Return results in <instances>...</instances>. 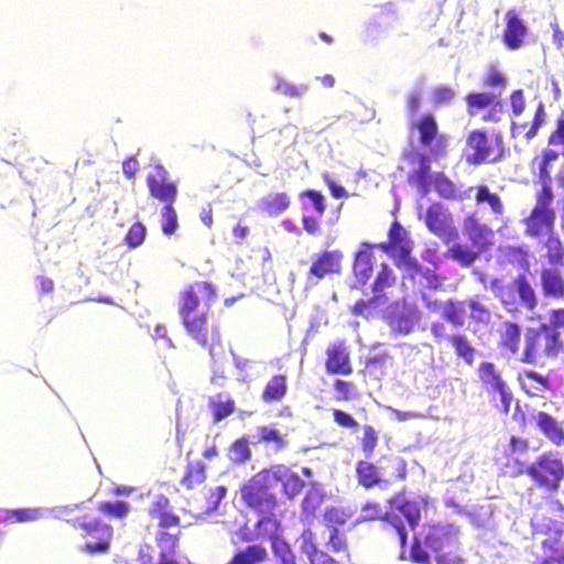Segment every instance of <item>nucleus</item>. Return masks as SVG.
<instances>
[{"instance_id": "obj_21", "label": "nucleus", "mask_w": 564, "mask_h": 564, "mask_svg": "<svg viewBox=\"0 0 564 564\" xmlns=\"http://www.w3.org/2000/svg\"><path fill=\"white\" fill-rule=\"evenodd\" d=\"M344 254L340 250H323L316 254L310 268V274L317 279H324L330 274H337L341 269Z\"/></svg>"}, {"instance_id": "obj_6", "label": "nucleus", "mask_w": 564, "mask_h": 564, "mask_svg": "<svg viewBox=\"0 0 564 564\" xmlns=\"http://www.w3.org/2000/svg\"><path fill=\"white\" fill-rule=\"evenodd\" d=\"M512 467L514 476L527 474L538 488L549 492L556 491L564 479V464L551 452L542 454L529 466L514 459Z\"/></svg>"}, {"instance_id": "obj_56", "label": "nucleus", "mask_w": 564, "mask_h": 564, "mask_svg": "<svg viewBox=\"0 0 564 564\" xmlns=\"http://www.w3.org/2000/svg\"><path fill=\"white\" fill-rule=\"evenodd\" d=\"M41 516L42 513L37 508L13 509L7 512V519L18 523L35 521Z\"/></svg>"}, {"instance_id": "obj_1", "label": "nucleus", "mask_w": 564, "mask_h": 564, "mask_svg": "<svg viewBox=\"0 0 564 564\" xmlns=\"http://www.w3.org/2000/svg\"><path fill=\"white\" fill-rule=\"evenodd\" d=\"M217 299V288L208 280L188 283L178 293L177 314L186 336L210 352L221 344L219 323L210 307Z\"/></svg>"}, {"instance_id": "obj_18", "label": "nucleus", "mask_w": 564, "mask_h": 564, "mask_svg": "<svg viewBox=\"0 0 564 564\" xmlns=\"http://www.w3.org/2000/svg\"><path fill=\"white\" fill-rule=\"evenodd\" d=\"M498 348L508 357H520L522 327L517 322L505 321L500 324L498 330Z\"/></svg>"}, {"instance_id": "obj_62", "label": "nucleus", "mask_w": 564, "mask_h": 564, "mask_svg": "<svg viewBox=\"0 0 564 564\" xmlns=\"http://www.w3.org/2000/svg\"><path fill=\"white\" fill-rule=\"evenodd\" d=\"M323 520L328 531L346 523L344 511L336 507L327 508L323 513Z\"/></svg>"}, {"instance_id": "obj_10", "label": "nucleus", "mask_w": 564, "mask_h": 564, "mask_svg": "<svg viewBox=\"0 0 564 564\" xmlns=\"http://www.w3.org/2000/svg\"><path fill=\"white\" fill-rule=\"evenodd\" d=\"M69 522L84 531L86 536L94 540L87 541L83 545V550L88 554L107 553L110 549L113 529L110 524L102 522L100 519H83L76 518Z\"/></svg>"}, {"instance_id": "obj_47", "label": "nucleus", "mask_w": 564, "mask_h": 564, "mask_svg": "<svg viewBox=\"0 0 564 564\" xmlns=\"http://www.w3.org/2000/svg\"><path fill=\"white\" fill-rule=\"evenodd\" d=\"M498 98L491 93H469L465 96L467 111L470 116L477 111L490 107Z\"/></svg>"}, {"instance_id": "obj_48", "label": "nucleus", "mask_w": 564, "mask_h": 564, "mask_svg": "<svg viewBox=\"0 0 564 564\" xmlns=\"http://www.w3.org/2000/svg\"><path fill=\"white\" fill-rule=\"evenodd\" d=\"M181 536V529L175 530H159L155 535L156 544L160 553L173 555Z\"/></svg>"}, {"instance_id": "obj_31", "label": "nucleus", "mask_w": 564, "mask_h": 564, "mask_svg": "<svg viewBox=\"0 0 564 564\" xmlns=\"http://www.w3.org/2000/svg\"><path fill=\"white\" fill-rule=\"evenodd\" d=\"M291 205L289 195L285 192L269 193L258 204L259 210L268 216H278L285 212Z\"/></svg>"}, {"instance_id": "obj_28", "label": "nucleus", "mask_w": 564, "mask_h": 564, "mask_svg": "<svg viewBox=\"0 0 564 564\" xmlns=\"http://www.w3.org/2000/svg\"><path fill=\"white\" fill-rule=\"evenodd\" d=\"M356 477L358 484L370 489L375 486H388L389 481L382 478L380 468L369 460H358L356 464Z\"/></svg>"}, {"instance_id": "obj_37", "label": "nucleus", "mask_w": 564, "mask_h": 564, "mask_svg": "<svg viewBox=\"0 0 564 564\" xmlns=\"http://www.w3.org/2000/svg\"><path fill=\"white\" fill-rule=\"evenodd\" d=\"M419 169L408 175V182L415 186L422 194L430 191V164L425 154H417Z\"/></svg>"}, {"instance_id": "obj_23", "label": "nucleus", "mask_w": 564, "mask_h": 564, "mask_svg": "<svg viewBox=\"0 0 564 564\" xmlns=\"http://www.w3.org/2000/svg\"><path fill=\"white\" fill-rule=\"evenodd\" d=\"M518 381L522 391L531 398H544L552 389L549 377L535 370H523L518 376Z\"/></svg>"}, {"instance_id": "obj_34", "label": "nucleus", "mask_w": 564, "mask_h": 564, "mask_svg": "<svg viewBox=\"0 0 564 564\" xmlns=\"http://www.w3.org/2000/svg\"><path fill=\"white\" fill-rule=\"evenodd\" d=\"M536 426L553 444L557 446L564 444V430L550 414L539 412L536 414Z\"/></svg>"}, {"instance_id": "obj_3", "label": "nucleus", "mask_w": 564, "mask_h": 564, "mask_svg": "<svg viewBox=\"0 0 564 564\" xmlns=\"http://www.w3.org/2000/svg\"><path fill=\"white\" fill-rule=\"evenodd\" d=\"M564 351L561 334L542 323L535 327H527L523 333V347L519 361L524 365L544 366L546 361L556 359Z\"/></svg>"}, {"instance_id": "obj_43", "label": "nucleus", "mask_w": 564, "mask_h": 564, "mask_svg": "<svg viewBox=\"0 0 564 564\" xmlns=\"http://www.w3.org/2000/svg\"><path fill=\"white\" fill-rule=\"evenodd\" d=\"M464 301L448 300L444 303L443 318L455 327H462L466 322Z\"/></svg>"}, {"instance_id": "obj_11", "label": "nucleus", "mask_w": 564, "mask_h": 564, "mask_svg": "<svg viewBox=\"0 0 564 564\" xmlns=\"http://www.w3.org/2000/svg\"><path fill=\"white\" fill-rule=\"evenodd\" d=\"M361 511L365 512V520H377L381 519L384 522V533L390 539L395 541L402 551L405 550L408 544V530L401 517L392 509L387 511L381 517V507L376 501H368L361 507Z\"/></svg>"}, {"instance_id": "obj_39", "label": "nucleus", "mask_w": 564, "mask_h": 564, "mask_svg": "<svg viewBox=\"0 0 564 564\" xmlns=\"http://www.w3.org/2000/svg\"><path fill=\"white\" fill-rule=\"evenodd\" d=\"M206 480V466L200 460L189 462L181 478V485L186 490H193Z\"/></svg>"}, {"instance_id": "obj_15", "label": "nucleus", "mask_w": 564, "mask_h": 564, "mask_svg": "<svg viewBox=\"0 0 564 564\" xmlns=\"http://www.w3.org/2000/svg\"><path fill=\"white\" fill-rule=\"evenodd\" d=\"M268 469L272 484H281L282 492L289 500L296 498L306 486L300 475L283 464L271 465Z\"/></svg>"}, {"instance_id": "obj_24", "label": "nucleus", "mask_w": 564, "mask_h": 564, "mask_svg": "<svg viewBox=\"0 0 564 564\" xmlns=\"http://www.w3.org/2000/svg\"><path fill=\"white\" fill-rule=\"evenodd\" d=\"M378 247L387 253L399 252L402 257H406L411 251L408 234L397 220L390 226L388 240L380 242Z\"/></svg>"}, {"instance_id": "obj_46", "label": "nucleus", "mask_w": 564, "mask_h": 564, "mask_svg": "<svg viewBox=\"0 0 564 564\" xmlns=\"http://www.w3.org/2000/svg\"><path fill=\"white\" fill-rule=\"evenodd\" d=\"M258 443L272 444L275 451H282L288 445L286 435L272 426H260L258 429Z\"/></svg>"}, {"instance_id": "obj_41", "label": "nucleus", "mask_w": 564, "mask_h": 564, "mask_svg": "<svg viewBox=\"0 0 564 564\" xmlns=\"http://www.w3.org/2000/svg\"><path fill=\"white\" fill-rule=\"evenodd\" d=\"M270 546L273 555L280 564H297L295 553L283 536L278 534L271 535Z\"/></svg>"}, {"instance_id": "obj_58", "label": "nucleus", "mask_w": 564, "mask_h": 564, "mask_svg": "<svg viewBox=\"0 0 564 564\" xmlns=\"http://www.w3.org/2000/svg\"><path fill=\"white\" fill-rule=\"evenodd\" d=\"M306 88L305 85L291 83L283 77H278L274 86L276 91L288 97H300L305 93Z\"/></svg>"}, {"instance_id": "obj_13", "label": "nucleus", "mask_w": 564, "mask_h": 564, "mask_svg": "<svg viewBox=\"0 0 564 564\" xmlns=\"http://www.w3.org/2000/svg\"><path fill=\"white\" fill-rule=\"evenodd\" d=\"M307 198L311 207L316 215L308 214L310 206L305 203L302 204L303 216L302 224L303 229L310 236H317L322 231L321 218L326 212V198L322 192L317 189H304L300 193V198Z\"/></svg>"}, {"instance_id": "obj_38", "label": "nucleus", "mask_w": 564, "mask_h": 564, "mask_svg": "<svg viewBox=\"0 0 564 564\" xmlns=\"http://www.w3.org/2000/svg\"><path fill=\"white\" fill-rule=\"evenodd\" d=\"M481 382L495 392H502L507 386L494 362L484 361L478 367Z\"/></svg>"}, {"instance_id": "obj_60", "label": "nucleus", "mask_w": 564, "mask_h": 564, "mask_svg": "<svg viewBox=\"0 0 564 564\" xmlns=\"http://www.w3.org/2000/svg\"><path fill=\"white\" fill-rule=\"evenodd\" d=\"M470 310V317L474 322L479 324H488L491 319V313L484 304L477 300H469L466 302Z\"/></svg>"}, {"instance_id": "obj_16", "label": "nucleus", "mask_w": 564, "mask_h": 564, "mask_svg": "<svg viewBox=\"0 0 564 564\" xmlns=\"http://www.w3.org/2000/svg\"><path fill=\"white\" fill-rule=\"evenodd\" d=\"M325 370L328 375L349 376L352 373L350 354L345 341L330 344L325 351Z\"/></svg>"}, {"instance_id": "obj_40", "label": "nucleus", "mask_w": 564, "mask_h": 564, "mask_svg": "<svg viewBox=\"0 0 564 564\" xmlns=\"http://www.w3.org/2000/svg\"><path fill=\"white\" fill-rule=\"evenodd\" d=\"M560 153L552 149H544L540 156H535L532 162V169L538 170V176L540 182H552L550 165L556 161Z\"/></svg>"}, {"instance_id": "obj_45", "label": "nucleus", "mask_w": 564, "mask_h": 564, "mask_svg": "<svg viewBox=\"0 0 564 564\" xmlns=\"http://www.w3.org/2000/svg\"><path fill=\"white\" fill-rule=\"evenodd\" d=\"M424 502V499H422V501L404 499L395 507L399 513L405 518L412 530L419 525L421 520V509Z\"/></svg>"}, {"instance_id": "obj_59", "label": "nucleus", "mask_w": 564, "mask_h": 564, "mask_svg": "<svg viewBox=\"0 0 564 564\" xmlns=\"http://www.w3.org/2000/svg\"><path fill=\"white\" fill-rule=\"evenodd\" d=\"M333 388L336 392L335 399L337 401L346 402L356 395V387L351 381L336 379L333 383Z\"/></svg>"}, {"instance_id": "obj_30", "label": "nucleus", "mask_w": 564, "mask_h": 564, "mask_svg": "<svg viewBox=\"0 0 564 564\" xmlns=\"http://www.w3.org/2000/svg\"><path fill=\"white\" fill-rule=\"evenodd\" d=\"M268 556V551L262 544H249L235 552L227 564H262Z\"/></svg>"}, {"instance_id": "obj_51", "label": "nucleus", "mask_w": 564, "mask_h": 564, "mask_svg": "<svg viewBox=\"0 0 564 564\" xmlns=\"http://www.w3.org/2000/svg\"><path fill=\"white\" fill-rule=\"evenodd\" d=\"M161 230L162 232L171 237L176 234L178 229V217L174 204H165L162 206L161 212Z\"/></svg>"}, {"instance_id": "obj_64", "label": "nucleus", "mask_w": 564, "mask_h": 564, "mask_svg": "<svg viewBox=\"0 0 564 564\" xmlns=\"http://www.w3.org/2000/svg\"><path fill=\"white\" fill-rule=\"evenodd\" d=\"M300 540H301V550L306 556H308L314 551L319 549L316 534L313 532V530L311 528H305L302 531V533L300 535Z\"/></svg>"}, {"instance_id": "obj_50", "label": "nucleus", "mask_w": 564, "mask_h": 564, "mask_svg": "<svg viewBox=\"0 0 564 564\" xmlns=\"http://www.w3.org/2000/svg\"><path fill=\"white\" fill-rule=\"evenodd\" d=\"M434 188L436 193L444 199H463L464 196L459 194L454 182L449 180L444 173H437L434 177Z\"/></svg>"}, {"instance_id": "obj_55", "label": "nucleus", "mask_w": 564, "mask_h": 564, "mask_svg": "<svg viewBox=\"0 0 564 564\" xmlns=\"http://www.w3.org/2000/svg\"><path fill=\"white\" fill-rule=\"evenodd\" d=\"M229 455L231 462L236 464H243L247 462L251 456L247 438L241 437L236 440L229 448Z\"/></svg>"}, {"instance_id": "obj_26", "label": "nucleus", "mask_w": 564, "mask_h": 564, "mask_svg": "<svg viewBox=\"0 0 564 564\" xmlns=\"http://www.w3.org/2000/svg\"><path fill=\"white\" fill-rule=\"evenodd\" d=\"M372 246L364 243V248L358 250L352 263V274L356 282L364 286L373 273Z\"/></svg>"}, {"instance_id": "obj_5", "label": "nucleus", "mask_w": 564, "mask_h": 564, "mask_svg": "<svg viewBox=\"0 0 564 564\" xmlns=\"http://www.w3.org/2000/svg\"><path fill=\"white\" fill-rule=\"evenodd\" d=\"M495 294L502 307L512 314L521 308L533 312L539 306L538 293L525 273H519L508 284L492 282Z\"/></svg>"}, {"instance_id": "obj_32", "label": "nucleus", "mask_w": 564, "mask_h": 564, "mask_svg": "<svg viewBox=\"0 0 564 564\" xmlns=\"http://www.w3.org/2000/svg\"><path fill=\"white\" fill-rule=\"evenodd\" d=\"M481 254L471 245L460 242L453 243L444 253L445 258L456 261L462 267H470Z\"/></svg>"}, {"instance_id": "obj_8", "label": "nucleus", "mask_w": 564, "mask_h": 564, "mask_svg": "<svg viewBox=\"0 0 564 564\" xmlns=\"http://www.w3.org/2000/svg\"><path fill=\"white\" fill-rule=\"evenodd\" d=\"M409 131L416 132L419 144L429 150L432 158H443L447 153V139L440 132L435 116L431 112H424L409 122Z\"/></svg>"}, {"instance_id": "obj_9", "label": "nucleus", "mask_w": 564, "mask_h": 564, "mask_svg": "<svg viewBox=\"0 0 564 564\" xmlns=\"http://www.w3.org/2000/svg\"><path fill=\"white\" fill-rule=\"evenodd\" d=\"M430 332L436 344L447 343L457 359L463 360L467 366L474 365L478 350L466 334L456 332L449 335L445 323L440 321L431 324Z\"/></svg>"}, {"instance_id": "obj_33", "label": "nucleus", "mask_w": 564, "mask_h": 564, "mask_svg": "<svg viewBox=\"0 0 564 564\" xmlns=\"http://www.w3.org/2000/svg\"><path fill=\"white\" fill-rule=\"evenodd\" d=\"M475 191L474 199L477 205L487 204L490 207L491 213L499 217L505 213V205L501 197L497 193L490 192V188L485 184L476 185L470 187Z\"/></svg>"}, {"instance_id": "obj_52", "label": "nucleus", "mask_w": 564, "mask_h": 564, "mask_svg": "<svg viewBox=\"0 0 564 564\" xmlns=\"http://www.w3.org/2000/svg\"><path fill=\"white\" fill-rule=\"evenodd\" d=\"M387 302L381 300L378 295L372 294L368 300H358L350 308V313L354 316L369 317L377 310L383 306Z\"/></svg>"}, {"instance_id": "obj_2", "label": "nucleus", "mask_w": 564, "mask_h": 564, "mask_svg": "<svg viewBox=\"0 0 564 564\" xmlns=\"http://www.w3.org/2000/svg\"><path fill=\"white\" fill-rule=\"evenodd\" d=\"M459 530L453 523L425 522L417 535L413 538L409 558L416 564H431V556L451 546H459Z\"/></svg>"}, {"instance_id": "obj_49", "label": "nucleus", "mask_w": 564, "mask_h": 564, "mask_svg": "<svg viewBox=\"0 0 564 564\" xmlns=\"http://www.w3.org/2000/svg\"><path fill=\"white\" fill-rule=\"evenodd\" d=\"M97 511L108 518L123 520L131 511V505L123 500L102 501L97 506Z\"/></svg>"}, {"instance_id": "obj_7", "label": "nucleus", "mask_w": 564, "mask_h": 564, "mask_svg": "<svg viewBox=\"0 0 564 564\" xmlns=\"http://www.w3.org/2000/svg\"><path fill=\"white\" fill-rule=\"evenodd\" d=\"M467 148L471 151L466 155V162L470 165L500 162L507 153V148L501 133L488 135L482 130H473L466 140Z\"/></svg>"}, {"instance_id": "obj_17", "label": "nucleus", "mask_w": 564, "mask_h": 564, "mask_svg": "<svg viewBox=\"0 0 564 564\" xmlns=\"http://www.w3.org/2000/svg\"><path fill=\"white\" fill-rule=\"evenodd\" d=\"M555 219V209H542L533 207L529 216L523 219V224L525 226V235L532 238H539L543 235L553 234Z\"/></svg>"}, {"instance_id": "obj_20", "label": "nucleus", "mask_w": 564, "mask_h": 564, "mask_svg": "<svg viewBox=\"0 0 564 564\" xmlns=\"http://www.w3.org/2000/svg\"><path fill=\"white\" fill-rule=\"evenodd\" d=\"M463 232L470 245L481 253L492 245L494 231L482 224L475 214L464 218Z\"/></svg>"}, {"instance_id": "obj_14", "label": "nucleus", "mask_w": 564, "mask_h": 564, "mask_svg": "<svg viewBox=\"0 0 564 564\" xmlns=\"http://www.w3.org/2000/svg\"><path fill=\"white\" fill-rule=\"evenodd\" d=\"M425 223L427 228L445 242L458 237L452 215L440 203H433L427 207Z\"/></svg>"}, {"instance_id": "obj_54", "label": "nucleus", "mask_w": 564, "mask_h": 564, "mask_svg": "<svg viewBox=\"0 0 564 564\" xmlns=\"http://www.w3.org/2000/svg\"><path fill=\"white\" fill-rule=\"evenodd\" d=\"M379 434L373 426L366 424L362 426V436L360 447L366 457H371L378 445Z\"/></svg>"}, {"instance_id": "obj_53", "label": "nucleus", "mask_w": 564, "mask_h": 564, "mask_svg": "<svg viewBox=\"0 0 564 564\" xmlns=\"http://www.w3.org/2000/svg\"><path fill=\"white\" fill-rule=\"evenodd\" d=\"M388 462V466L391 469L389 478L386 480L389 481V485L392 482L404 481L408 477V463L401 456H389L384 457Z\"/></svg>"}, {"instance_id": "obj_22", "label": "nucleus", "mask_w": 564, "mask_h": 564, "mask_svg": "<svg viewBox=\"0 0 564 564\" xmlns=\"http://www.w3.org/2000/svg\"><path fill=\"white\" fill-rule=\"evenodd\" d=\"M149 516L158 521L159 530L181 529V519L171 511V501L164 495H159L151 507Z\"/></svg>"}, {"instance_id": "obj_27", "label": "nucleus", "mask_w": 564, "mask_h": 564, "mask_svg": "<svg viewBox=\"0 0 564 564\" xmlns=\"http://www.w3.org/2000/svg\"><path fill=\"white\" fill-rule=\"evenodd\" d=\"M288 391V376L285 373H276L265 382L260 398L265 404L279 403L286 397Z\"/></svg>"}, {"instance_id": "obj_36", "label": "nucleus", "mask_w": 564, "mask_h": 564, "mask_svg": "<svg viewBox=\"0 0 564 564\" xmlns=\"http://www.w3.org/2000/svg\"><path fill=\"white\" fill-rule=\"evenodd\" d=\"M547 267H564V242L554 234L547 235L543 242Z\"/></svg>"}, {"instance_id": "obj_42", "label": "nucleus", "mask_w": 564, "mask_h": 564, "mask_svg": "<svg viewBox=\"0 0 564 564\" xmlns=\"http://www.w3.org/2000/svg\"><path fill=\"white\" fill-rule=\"evenodd\" d=\"M542 122H543V109L540 106L539 109L536 110L531 123H529V122H521V123L512 122L511 123V135L514 139L523 138L525 140H530L536 134Z\"/></svg>"}, {"instance_id": "obj_25", "label": "nucleus", "mask_w": 564, "mask_h": 564, "mask_svg": "<svg viewBox=\"0 0 564 564\" xmlns=\"http://www.w3.org/2000/svg\"><path fill=\"white\" fill-rule=\"evenodd\" d=\"M506 21L503 42L508 48L517 50L523 44L527 26L513 10L507 11Z\"/></svg>"}, {"instance_id": "obj_57", "label": "nucleus", "mask_w": 564, "mask_h": 564, "mask_svg": "<svg viewBox=\"0 0 564 564\" xmlns=\"http://www.w3.org/2000/svg\"><path fill=\"white\" fill-rule=\"evenodd\" d=\"M436 564H465L459 546H451L434 555Z\"/></svg>"}, {"instance_id": "obj_12", "label": "nucleus", "mask_w": 564, "mask_h": 564, "mask_svg": "<svg viewBox=\"0 0 564 564\" xmlns=\"http://www.w3.org/2000/svg\"><path fill=\"white\" fill-rule=\"evenodd\" d=\"M145 183L152 198L165 204H174L177 198V185L162 165H155L154 173L148 174Z\"/></svg>"}, {"instance_id": "obj_29", "label": "nucleus", "mask_w": 564, "mask_h": 564, "mask_svg": "<svg viewBox=\"0 0 564 564\" xmlns=\"http://www.w3.org/2000/svg\"><path fill=\"white\" fill-rule=\"evenodd\" d=\"M397 283V275L392 268L383 262L380 264L379 270L371 284L372 294L378 295L384 302H388V290L393 288Z\"/></svg>"}, {"instance_id": "obj_44", "label": "nucleus", "mask_w": 564, "mask_h": 564, "mask_svg": "<svg viewBox=\"0 0 564 564\" xmlns=\"http://www.w3.org/2000/svg\"><path fill=\"white\" fill-rule=\"evenodd\" d=\"M328 539L325 542V549L327 552L334 554H341L347 560L350 558L349 543L347 536L338 528H334L328 531Z\"/></svg>"}, {"instance_id": "obj_19", "label": "nucleus", "mask_w": 564, "mask_h": 564, "mask_svg": "<svg viewBox=\"0 0 564 564\" xmlns=\"http://www.w3.org/2000/svg\"><path fill=\"white\" fill-rule=\"evenodd\" d=\"M562 268L541 267L539 278L544 299L564 301V272Z\"/></svg>"}, {"instance_id": "obj_35", "label": "nucleus", "mask_w": 564, "mask_h": 564, "mask_svg": "<svg viewBox=\"0 0 564 564\" xmlns=\"http://www.w3.org/2000/svg\"><path fill=\"white\" fill-rule=\"evenodd\" d=\"M209 409L212 410L214 423L231 415L236 410L235 400L225 393H218L208 401Z\"/></svg>"}, {"instance_id": "obj_4", "label": "nucleus", "mask_w": 564, "mask_h": 564, "mask_svg": "<svg viewBox=\"0 0 564 564\" xmlns=\"http://www.w3.org/2000/svg\"><path fill=\"white\" fill-rule=\"evenodd\" d=\"M242 505L259 516L256 524L260 528L271 520L278 508V498L273 491V484L268 468L253 474L239 488Z\"/></svg>"}, {"instance_id": "obj_61", "label": "nucleus", "mask_w": 564, "mask_h": 564, "mask_svg": "<svg viewBox=\"0 0 564 564\" xmlns=\"http://www.w3.org/2000/svg\"><path fill=\"white\" fill-rule=\"evenodd\" d=\"M145 234V226L141 221H135L131 225L126 235V243L130 248H137L143 243Z\"/></svg>"}, {"instance_id": "obj_63", "label": "nucleus", "mask_w": 564, "mask_h": 564, "mask_svg": "<svg viewBox=\"0 0 564 564\" xmlns=\"http://www.w3.org/2000/svg\"><path fill=\"white\" fill-rule=\"evenodd\" d=\"M551 183L552 182H540L541 189L536 193V203L534 207L542 209H554L552 207L554 195L552 192Z\"/></svg>"}]
</instances>
